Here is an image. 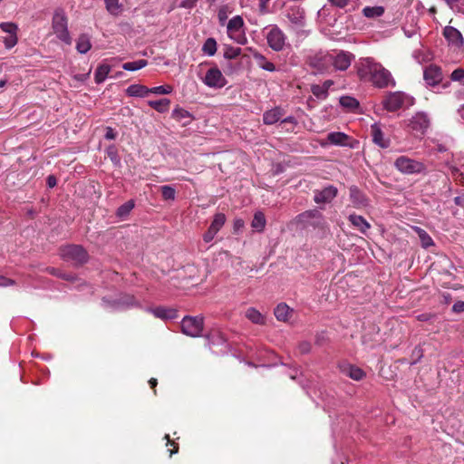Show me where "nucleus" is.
<instances>
[{
    "instance_id": "f257e3e1",
    "label": "nucleus",
    "mask_w": 464,
    "mask_h": 464,
    "mask_svg": "<svg viewBox=\"0 0 464 464\" xmlns=\"http://www.w3.org/2000/svg\"><path fill=\"white\" fill-rule=\"evenodd\" d=\"M357 73L361 80L370 81L375 86L383 88L392 81V75L381 63L372 60H363L357 65Z\"/></svg>"
},
{
    "instance_id": "f03ea898",
    "label": "nucleus",
    "mask_w": 464,
    "mask_h": 464,
    "mask_svg": "<svg viewBox=\"0 0 464 464\" xmlns=\"http://www.w3.org/2000/svg\"><path fill=\"white\" fill-rule=\"evenodd\" d=\"M285 16L289 22L290 30L294 31L298 37H306L310 30H306L305 11L299 5H291L286 8Z\"/></svg>"
},
{
    "instance_id": "7ed1b4c3",
    "label": "nucleus",
    "mask_w": 464,
    "mask_h": 464,
    "mask_svg": "<svg viewBox=\"0 0 464 464\" xmlns=\"http://www.w3.org/2000/svg\"><path fill=\"white\" fill-rule=\"evenodd\" d=\"M52 30L61 42L65 44H72V37L68 29V18L63 9L57 8L54 10L52 18Z\"/></svg>"
},
{
    "instance_id": "20e7f679",
    "label": "nucleus",
    "mask_w": 464,
    "mask_h": 464,
    "mask_svg": "<svg viewBox=\"0 0 464 464\" xmlns=\"http://www.w3.org/2000/svg\"><path fill=\"white\" fill-rule=\"evenodd\" d=\"M60 256L63 260L72 262L75 265L86 263L89 257L87 251L79 245H69L61 247Z\"/></svg>"
},
{
    "instance_id": "39448f33",
    "label": "nucleus",
    "mask_w": 464,
    "mask_h": 464,
    "mask_svg": "<svg viewBox=\"0 0 464 464\" xmlns=\"http://www.w3.org/2000/svg\"><path fill=\"white\" fill-rule=\"evenodd\" d=\"M393 165L398 171L405 175L419 174L425 170V166L422 162L407 156L398 157Z\"/></svg>"
},
{
    "instance_id": "423d86ee",
    "label": "nucleus",
    "mask_w": 464,
    "mask_h": 464,
    "mask_svg": "<svg viewBox=\"0 0 464 464\" xmlns=\"http://www.w3.org/2000/svg\"><path fill=\"white\" fill-rule=\"evenodd\" d=\"M266 32V41L270 48L275 51H282L286 44V35L276 25L270 24L265 28Z\"/></svg>"
},
{
    "instance_id": "0eeeda50",
    "label": "nucleus",
    "mask_w": 464,
    "mask_h": 464,
    "mask_svg": "<svg viewBox=\"0 0 464 464\" xmlns=\"http://www.w3.org/2000/svg\"><path fill=\"white\" fill-rule=\"evenodd\" d=\"M244 20L240 15H235L227 23V33L229 38L238 44L246 41Z\"/></svg>"
},
{
    "instance_id": "6e6552de",
    "label": "nucleus",
    "mask_w": 464,
    "mask_h": 464,
    "mask_svg": "<svg viewBox=\"0 0 464 464\" xmlns=\"http://www.w3.org/2000/svg\"><path fill=\"white\" fill-rule=\"evenodd\" d=\"M204 320L201 316H185L181 322L182 333L191 337L200 336Z\"/></svg>"
},
{
    "instance_id": "1a4fd4ad",
    "label": "nucleus",
    "mask_w": 464,
    "mask_h": 464,
    "mask_svg": "<svg viewBox=\"0 0 464 464\" xmlns=\"http://www.w3.org/2000/svg\"><path fill=\"white\" fill-rule=\"evenodd\" d=\"M410 97L401 92H390L382 101V106L388 111H396L408 102Z\"/></svg>"
},
{
    "instance_id": "9d476101",
    "label": "nucleus",
    "mask_w": 464,
    "mask_h": 464,
    "mask_svg": "<svg viewBox=\"0 0 464 464\" xmlns=\"http://www.w3.org/2000/svg\"><path fill=\"white\" fill-rule=\"evenodd\" d=\"M202 82L209 88L221 89L227 84V80L221 71L217 67H210L204 77L201 78Z\"/></svg>"
},
{
    "instance_id": "9b49d317",
    "label": "nucleus",
    "mask_w": 464,
    "mask_h": 464,
    "mask_svg": "<svg viewBox=\"0 0 464 464\" xmlns=\"http://www.w3.org/2000/svg\"><path fill=\"white\" fill-rule=\"evenodd\" d=\"M430 125V120L426 112L420 111L414 114L410 121V129L416 134L423 135Z\"/></svg>"
},
{
    "instance_id": "f8f14e48",
    "label": "nucleus",
    "mask_w": 464,
    "mask_h": 464,
    "mask_svg": "<svg viewBox=\"0 0 464 464\" xmlns=\"http://www.w3.org/2000/svg\"><path fill=\"white\" fill-rule=\"evenodd\" d=\"M423 79L428 86H436L443 80L442 71L439 66L430 64L424 69Z\"/></svg>"
},
{
    "instance_id": "ddd939ff",
    "label": "nucleus",
    "mask_w": 464,
    "mask_h": 464,
    "mask_svg": "<svg viewBox=\"0 0 464 464\" xmlns=\"http://www.w3.org/2000/svg\"><path fill=\"white\" fill-rule=\"evenodd\" d=\"M314 201L316 204H326L332 202V200L337 196L338 189L333 185H329L323 189L314 190Z\"/></svg>"
},
{
    "instance_id": "4468645a",
    "label": "nucleus",
    "mask_w": 464,
    "mask_h": 464,
    "mask_svg": "<svg viewBox=\"0 0 464 464\" xmlns=\"http://www.w3.org/2000/svg\"><path fill=\"white\" fill-rule=\"evenodd\" d=\"M371 132L372 136V141L382 149H386L390 146V139L386 138L381 130V127L374 123L371 126Z\"/></svg>"
},
{
    "instance_id": "2eb2a0df",
    "label": "nucleus",
    "mask_w": 464,
    "mask_h": 464,
    "mask_svg": "<svg viewBox=\"0 0 464 464\" xmlns=\"http://www.w3.org/2000/svg\"><path fill=\"white\" fill-rule=\"evenodd\" d=\"M350 199L355 208H362L368 205V199L365 195L356 187L351 186L349 188Z\"/></svg>"
},
{
    "instance_id": "dca6fc26",
    "label": "nucleus",
    "mask_w": 464,
    "mask_h": 464,
    "mask_svg": "<svg viewBox=\"0 0 464 464\" xmlns=\"http://www.w3.org/2000/svg\"><path fill=\"white\" fill-rule=\"evenodd\" d=\"M443 34L449 43L456 46H459L463 43L460 32L452 26H446L443 30Z\"/></svg>"
},
{
    "instance_id": "f3484780",
    "label": "nucleus",
    "mask_w": 464,
    "mask_h": 464,
    "mask_svg": "<svg viewBox=\"0 0 464 464\" xmlns=\"http://www.w3.org/2000/svg\"><path fill=\"white\" fill-rule=\"evenodd\" d=\"M149 311L152 313L155 317L160 319H174L177 317V310L173 308L158 306L156 308H150Z\"/></svg>"
},
{
    "instance_id": "a211bd4d",
    "label": "nucleus",
    "mask_w": 464,
    "mask_h": 464,
    "mask_svg": "<svg viewBox=\"0 0 464 464\" xmlns=\"http://www.w3.org/2000/svg\"><path fill=\"white\" fill-rule=\"evenodd\" d=\"M348 218L352 225L362 234H366L371 227L370 223L360 215L351 214Z\"/></svg>"
},
{
    "instance_id": "6ab92c4d",
    "label": "nucleus",
    "mask_w": 464,
    "mask_h": 464,
    "mask_svg": "<svg viewBox=\"0 0 464 464\" xmlns=\"http://www.w3.org/2000/svg\"><path fill=\"white\" fill-rule=\"evenodd\" d=\"M349 139L350 137L344 132L334 131L327 135L328 142L337 146H347Z\"/></svg>"
},
{
    "instance_id": "aec40b11",
    "label": "nucleus",
    "mask_w": 464,
    "mask_h": 464,
    "mask_svg": "<svg viewBox=\"0 0 464 464\" xmlns=\"http://www.w3.org/2000/svg\"><path fill=\"white\" fill-rule=\"evenodd\" d=\"M293 310L285 303L277 304L274 314L278 321L286 322L290 319Z\"/></svg>"
},
{
    "instance_id": "412c9836",
    "label": "nucleus",
    "mask_w": 464,
    "mask_h": 464,
    "mask_svg": "<svg viewBox=\"0 0 464 464\" xmlns=\"http://www.w3.org/2000/svg\"><path fill=\"white\" fill-rule=\"evenodd\" d=\"M126 93L130 97L143 98L150 94V88L141 84H131L126 89Z\"/></svg>"
},
{
    "instance_id": "4be33fe9",
    "label": "nucleus",
    "mask_w": 464,
    "mask_h": 464,
    "mask_svg": "<svg viewBox=\"0 0 464 464\" xmlns=\"http://www.w3.org/2000/svg\"><path fill=\"white\" fill-rule=\"evenodd\" d=\"M283 115V111L280 108L276 107L269 111H266L263 115V121L265 124L271 125L277 122Z\"/></svg>"
},
{
    "instance_id": "5701e85b",
    "label": "nucleus",
    "mask_w": 464,
    "mask_h": 464,
    "mask_svg": "<svg viewBox=\"0 0 464 464\" xmlns=\"http://www.w3.org/2000/svg\"><path fill=\"white\" fill-rule=\"evenodd\" d=\"M92 47L91 37L87 34H82L77 41H76V49L77 51L84 54L86 53Z\"/></svg>"
},
{
    "instance_id": "b1692460",
    "label": "nucleus",
    "mask_w": 464,
    "mask_h": 464,
    "mask_svg": "<svg viewBox=\"0 0 464 464\" xmlns=\"http://www.w3.org/2000/svg\"><path fill=\"white\" fill-rule=\"evenodd\" d=\"M266 220L263 212L257 211L254 214L251 227L256 232H262L266 227Z\"/></svg>"
},
{
    "instance_id": "393cba45",
    "label": "nucleus",
    "mask_w": 464,
    "mask_h": 464,
    "mask_svg": "<svg viewBox=\"0 0 464 464\" xmlns=\"http://www.w3.org/2000/svg\"><path fill=\"white\" fill-rule=\"evenodd\" d=\"M246 317L249 321H251L253 324H256L262 325V324H265V323H266L265 317L263 316V314L254 307H249L246 311Z\"/></svg>"
},
{
    "instance_id": "a878e982",
    "label": "nucleus",
    "mask_w": 464,
    "mask_h": 464,
    "mask_svg": "<svg viewBox=\"0 0 464 464\" xmlns=\"http://www.w3.org/2000/svg\"><path fill=\"white\" fill-rule=\"evenodd\" d=\"M413 230L418 235L422 247L428 248L434 245L433 239L424 229L419 227H414Z\"/></svg>"
},
{
    "instance_id": "bb28decb",
    "label": "nucleus",
    "mask_w": 464,
    "mask_h": 464,
    "mask_svg": "<svg viewBox=\"0 0 464 464\" xmlns=\"http://www.w3.org/2000/svg\"><path fill=\"white\" fill-rule=\"evenodd\" d=\"M339 102L348 111H355L359 108V102L351 96H342Z\"/></svg>"
},
{
    "instance_id": "cd10ccee",
    "label": "nucleus",
    "mask_w": 464,
    "mask_h": 464,
    "mask_svg": "<svg viewBox=\"0 0 464 464\" xmlns=\"http://www.w3.org/2000/svg\"><path fill=\"white\" fill-rule=\"evenodd\" d=\"M362 14L367 18H377L384 14V7L382 6H365L362 9Z\"/></svg>"
},
{
    "instance_id": "c85d7f7f",
    "label": "nucleus",
    "mask_w": 464,
    "mask_h": 464,
    "mask_svg": "<svg viewBox=\"0 0 464 464\" xmlns=\"http://www.w3.org/2000/svg\"><path fill=\"white\" fill-rule=\"evenodd\" d=\"M148 104L159 112H165L169 110L170 101L167 98H163L157 101H149Z\"/></svg>"
},
{
    "instance_id": "c756f323",
    "label": "nucleus",
    "mask_w": 464,
    "mask_h": 464,
    "mask_svg": "<svg viewBox=\"0 0 464 464\" xmlns=\"http://www.w3.org/2000/svg\"><path fill=\"white\" fill-rule=\"evenodd\" d=\"M226 216L223 213H217L214 216V218L209 226V229L218 234V232L221 229V227L226 223Z\"/></svg>"
},
{
    "instance_id": "7c9ffc66",
    "label": "nucleus",
    "mask_w": 464,
    "mask_h": 464,
    "mask_svg": "<svg viewBox=\"0 0 464 464\" xmlns=\"http://www.w3.org/2000/svg\"><path fill=\"white\" fill-rule=\"evenodd\" d=\"M217 41L214 38H208L202 45L203 54L207 56H213L217 52Z\"/></svg>"
},
{
    "instance_id": "2f4dec72",
    "label": "nucleus",
    "mask_w": 464,
    "mask_h": 464,
    "mask_svg": "<svg viewBox=\"0 0 464 464\" xmlns=\"http://www.w3.org/2000/svg\"><path fill=\"white\" fill-rule=\"evenodd\" d=\"M120 0H104L106 10L114 16L121 13L122 7L119 2Z\"/></svg>"
},
{
    "instance_id": "473e14b6",
    "label": "nucleus",
    "mask_w": 464,
    "mask_h": 464,
    "mask_svg": "<svg viewBox=\"0 0 464 464\" xmlns=\"http://www.w3.org/2000/svg\"><path fill=\"white\" fill-rule=\"evenodd\" d=\"M135 204L133 200H129L120 206L117 209L116 215L121 219H124L127 216H129L130 212L133 209Z\"/></svg>"
},
{
    "instance_id": "72a5a7b5",
    "label": "nucleus",
    "mask_w": 464,
    "mask_h": 464,
    "mask_svg": "<svg viewBox=\"0 0 464 464\" xmlns=\"http://www.w3.org/2000/svg\"><path fill=\"white\" fill-rule=\"evenodd\" d=\"M110 71H111L110 66L107 64H102V65L99 66L97 68V70L95 72V75H94L96 83H102V82H104L105 79L107 78Z\"/></svg>"
},
{
    "instance_id": "f704fd0d",
    "label": "nucleus",
    "mask_w": 464,
    "mask_h": 464,
    "mask_svg": "<svg viewBox=\"0 0 464 464\" xmlns=\"http://www.w3.org/2000/svg\"><path fill=\"white\" fill-rule=\"evenodd\" d=\"M147 65L146 60H137L133 62L125 63L122 68L126 71H137Z\"/></svg>"
},
{
    "instance_id": "c9c22d12",
    "label": "nucleus",
    "mask_w": 464,
    "mask_h": 464,
    "mask_svg": "<svg viewBox=\"0 0 464 464\" xmlns=\"http://www.w3.org/2000/svg\"><path fill=\"white\" fill-rule=\"evenodd\" d=\"M312 93L319 100H324L328 96V92L326 91V87H323L319 84H314L311 86Z\"/></svg>"
},
{
    "instance_id": "e433bc0d",
    "label": "nucleus",
    "mask_w": 464,
    "mask_h": 464,
    "mask_svg": "<svg viewBox=\"0 0 464 464\" xmlns=\"http://www.w3.org/2000/svg\"><path fill=\"white\" fill-rule=\"evenodd\" d=\"M231 11H230L228 5H227L219 7V9L218 11V23L221 26H223L227 24L228 14Z\"/></svg>"
},
{
    "instance_id": "4c0bfd02",
    "label": "nucleus",
    "mask_w": 464,
    "mask_h": 464,
    "mask_svg": "<svg viewBox=\"0 0 464 464\" xmlns=\"http://www.w3.org/2000/svg\"><path fill=\"white\" fill-rule=\"evenodd\" d=\"M0 29L10 35H17L18 26L10 22L0 24Z\"/></svg>"
},
{
    "instance_id": "58836bf2",
    "label": "nucleus",
    "mask_w": 464,
    "mask_h": 464,
    "mask_svg": "<svg viewBox=\"0 0 464 464\" xmlns=\"http://www.w3.org/2000/svg\"><path fill=\"white\" fill-rule=\"evenodd\" d=\"M348 375L353 380L360 381L364 377L365 374L362 369L351 365V366H349Z\"/></svg>"
},
{
    "instance_id": "ea45409f",
    "label": "nucleus",
    "mask_w": 464,
    "mask_h": 464,
    "mask_svg": "<svg viewBox=\"0 0 464 464\" xmlns=\"http://www.w3.org/2000/svg\"><path fill=\"white\" fill-rule=\"evenodd\" d=\"M162 198L166 200H174L176 196L175 188L165 185L160 188Z\"/></svg>"
},
{
    "instance_id": "a19ab883",
    "label": "nucleus",
    "mask_w": 464,
    "mask_h": 464,
    "mask_svg": "<svg viewBox=\"0 0 464 464\" xmlns=\"http://www.w3.org/2000/svg\"><path fill=\"white\" fill-rule=\"evenodd\" d=\"M190 116H191L190 113L182 108L178 107L172 111V117L178 121H180L185 118H188Z\"/></svg>"
},
{
    "instance_id": "79ce46f5",
    "label": "nucleus",
    "mask_w": 464,
    "mask_h": 464,
    "mask_svg": "<svg viewBox=\"0 0 464 464\" xmlns=\"http://www.w3.org/2000/svg\"><path fill=\"white\" fill-rule=\"evenodd\" d=\"M171 92H172V87L169 85H161V86L150 88V93L169 94Z\"/></svg>"
},
{
    "instance_id": "37998d69",
    "label": "nucleus",
    "mask_w": 464,
    "mask_h": 464,
    "mask_svg": "<svg viewBox=\"0 0 464 464\" xmlns=\"http://www.w3.org/2000/svg\"><path fill=\"white\" fill-rule=\"evenodd\" d=\"M321 217V213L316 209L305 211L298 216V218L301 220H307L309 218H319Z\"/></svg>"
},
{
    "instance_id": "c03bdc74",
    "label": "nucleus",
    "mask_w": 464,
    "mask_h": 464,
    "mask_svg": "<svg viewBox=\"0 0 464 464\" xmlns=\"http://www.w3.org/2000/svg\"><path fill=\"white\" fill-rule=\"evenodd\" d=\"M230 51H231V53L226 52L224 53V58H226V59L236 58L238 55H241V58H248V56L246 53H241V48H239V47H236V48L232 47L230 49Z\"/></svg>"
},
{
    "instance_id": "a18cd8bd",
    "label": "nucleus",
    "mask_w": 464,
    "mask_h": 464,
    "mask_svg": "<svg viewBox=\"0 0 464 464\" xmlns=\"http://www.w3.org/2000/svg\"><path fill=\"white\" fill-rule=\"evenodd\" d=\"M335 70L345 71L351 65V60H334L333 63Z\"/></svg>"
},
{
    "instance_id": "49530a36",
    "label": "nucleus",
    "mask_w": 464,
    "mask_h": 464,
    "mask_svg": "<svg viewBox=\"0 0 464 464\" xmlns=\"http://www.w3.org/2000/svg\"><path fill=\"white\" fill-rule=\"evenodd\" d=\"M258 66L266 71H276L275 64L268 60H258Z\"/></svg>"
},
{
    "instance_id": "de8ad7c7",
    "label": "nucleus",
    "mask_w": 464,
    "mask_h": 464,
    "mask_svg": "<svg viewBox=\"0 0 464 464\" xmlns=\"http://www.w3.org/2000/svg\"><path fill=\"white\" fill-rule=\"evenodd\" d=\"M450 78L452 81H456V82L461 81L462 79H464V69L458 68V69L454 70L450 74Z\"/></svg>"
},
{
    "instance_id": "09e8293b",
    "label": "nucleus",
    "mask_w": 464,
    "mask_h": 464,
    "mask_svg": "<svg viewBox=\"0 0 464 464\" xmlns=\"http://www.w3.org/2000/svg\"><path fill=\"white\" fill-rule=\"evenodd\" d=\"M6 48L10 49L17 44V35L8 34L4 40Z\"/></svg>"
},
{
    "instance_id": "8fccbe9b",
    "label": "nucleus",
    "mask_w": 464,
    "mask_h": 464,
    "mask_svg": "<svg viewBox=\"0 0 464 464\" xmlns=\"http://www.w3.org/2000/svg\"><path fill=\"white\" fill-rule=\"evenodd\" d=\"M351 0H328V2L331 4V5L338 7V8H344L346 7Z\"/></svg>"
},
{
    "instance_id": "3c124183",
    "label": "nucleus",
    "mask_w": 464,
    "mask_h": 464,
    "mask_svg": "<svg viewBox=\"0 0 464 464\" xmlns=\"http://www.w3.org/2000/svg\"><path fill=\"white\" fill-rule=\"evenodd\" d=\"M270 0H259L258 8L259 12L262 14H266L269 13L267 4Z\"/></svg>"
},
{
    "instance_id": "603ef678",
    "label": "nucleus",
    "mask_w": 464,
    "mask_h": 464,
    "mask_svg": "<svg viewBox=\"0 0 464 464\" xmlns=\"http://www.w3.org/2000/svg\"><path fill=\"white\" fill-rule=\"evenodd\" d=\"M198 0H183L180 3V7L186 8V9H192L196 6Z\"/></svg>"
},
{
    "instance_id": "864d4df0",
    "label": "nucleus",
    "mask_w": 464,
    "mask_h": 464,
    "mask_svg": "<svg viewBox=\"0 0 464 464\" xmlns=\"http://www.w3.org/2000/svg\"><path fill=\"white\" fill-rule=\"evenodd\" d=\"M245 226V222L242 218H236L233 223V228L235 232L240 231Z\"/></svg>"
},
{
    "instance_id": "5fc2aeb1",
    "label": "nucleus",
    "mask_w": 464,
    "mask_h": 464,
    "mask_svg": "<svg viewBox=\"0 0 464 464\" xmlns=\"http://www.w3.org/2000/svg\"><path fill=\"white\" fill-rule=\"evenodd\" d=\"M14 281L13 279L0 276V287L14 285Z\"/></svg>"
},
{
    "instance_id": "6e6d98bb",
    "label": "nucleus",
    "mask_w": 464,
    "mask_h": 464,
    "mask_svg": "<svg viewBox=\"0 0 464 464\" xmlns=\"http://www.w3.org/2000/svg\"><path fill=\"white\" fill-rule=\"evenodd\" d=\"M452 311L455 312V313L464 312V301H457L452 305Z\"/></svg>"
},
{
    "instance_id": "4d7b16f0",
    "label": "nucleus",
    "mask_w": 464,
    "mask_h": 464,
    "mask_svg": "<svg viewBox=\"0 0 464 464\" xmlns=\"http://www.w3.org/2000/svg\"><path fill=\"white\" fill-rule=\"evenodd\" d=\"M216 235L217 234L215 232H213L212 230H210L208 228V231L203 235V240L206 243H209L210 241H212L214 239Z\"/></svg>"
},
{
    "instance_id": "13d9d810",
    "label": "nucleus",
    "mask_w": 464,
    "mask_h": 464,
    "mask_svg": "<svg viewBox=\"0 0 464 464\" xmlns=\"http://www.w3.org/2000/svg\"><path fill=\"white\" fill-rule=\"evenodd\" d=\"M116 138V132L111 127L106 128L105 139L106 140H114Z\"/></svg>"
},
{
    "instance_id": "bf43d9fd",
    "label": "nucleus",
    "mask_w": 464,
    "mask_h": 464,
    "mask_svg": "<svg viewBox=\"0 0 464 464\" xmlns=\"http://www.w3.org/2000/svg\"><path fill=\"white\" fill-rule=\"evenodd\" d=\"M310 343H303L300 344L299 349L302 353H308L310 351Z\"/></svg>"
},
{
    "instance_id": "052dcab7",
    "label": "nucleus",
    "mask_w": 464,
    "mask_h": 464,
    "mask_svg": "<svg viewBox=\"0 0 464 464\" xmlns=\"http://www.w3.org/2000/svg\"><path fill=\"white\" fill-rule=\"evenodd\" d=\"M47 185L50 188H53L56 185V179L53 176H49L47 178Z\"/></svg>"
},
{
    "instance_id": "680f3d73",
    "label": "nucleus",
    "mask_w": 464,
    "mask_h": 464,
    "mask_svg": "<svg viewBox=\"0 0 464 464\" xmlns=\"http://www.w3.org/2000/svg\"><path fill=\"white\" fill-rule=\"evenodd\" d=\"M49 272H50L51 274H53V275H54V276H58V277H61V278H62V277H63V275L65 274V273H62L61 271H59V270H57V269H55V268H50V269H49Z\"/></svg>"
},
{
    "instance_id": "e2e57ef3",
    "label": "nucleus",
    "mask_w": 464,
    "mask_h": 464,
    "mask_svg": "<svg viewBox=\"0 0 464 464\" xmlns=\"http://www.w3.org/2000/svg\"><path fill=\"white\" fill-rule=\"evenodd\" d=\"M49 272H50L51 274H53V275H54V276H58V277H61V278H62V277H63V275L65 274V273H62L61 271H59V270H57V269H55V268H50V269H49Z\"/></svg>"
},
{
    "instance_id": "0e129e2a",
    "label": "nucleus",
    "mask_w": 464,
    "mask_h": 464,
    "mask_svg": "<svg viewBox=\"0 0 464 464\" xmlns=\"http://www.w3.org/2000/svg\"><path fill=\"white\" fill-rule=\"evenodd\" d=\"M49 272H50L51 274H53V275H54V276H58V277H61V278H62V277H63V275L65 274V273H62L61 271H59V270H57V269H55V268H50V269H49Z\"/></svg>"
},
{
    "instance_id": "69168bd1",
    "label": "nucleus",
    "mask_w": 464,
    "mask_h": 464,
    "mask_svg": "<svg viewBox=\"0 0 464 464\" xmlns=\"http://www.w3.org/2000/svg\"><path fill=\"white\" fill-rule=\"evenodd\" d=\"M446 2V4L450 7L452 8L455 5H457L459 0H444Z\"/></svg>"
},
{
    "instance_id": "338daca9",
    "label": "nucleus",
    "mask_w": 464,
    "mask_h": 464,
    "mask_svg": "<svg viewBox=\"0 0 464 464\" xmlns=\"http://www.w3.org/2000/svg\"><path fill=\"white\" fill-rule=\"evenodd\" d=\"M333 84H334V82H333V81H331V80H327V81H325V82L322 84V86H323V87H326V91L328 92V89H329Z\"/></svg>"
},
{
    "instance_id": "774afa93",
    "label": "nucleus",
    "mask_w": 464,
    "mask_h": 464,
    "mask_svg": "<svg viewBox=\"0 0 464 464\" xmlns=\"http://www.w3.org/2000/svg\"><path fill=\"white\" fill-rule=\"evenodd\" d=\"M158 382L155 378H151L150 381H149V384L150 386L154 389L157 385Z\"/></svg>"
}]
</instances>
